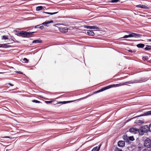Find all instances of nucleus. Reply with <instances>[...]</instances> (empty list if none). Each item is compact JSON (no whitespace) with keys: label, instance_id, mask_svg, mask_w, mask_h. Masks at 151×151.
<instances>
[{"label":"nucleus","instance_id":"nucleus-25","mask_svg":"<svg viewBox=\"0 0 151 151\" xmlns=\"http://www.w3.org/2000/svg\"><path fill=\"white\" fill-rule=\"evenodd\" d=\"M132 35H131L130 34H129L128 35H125L122 38H127L129 37H131V36H132Z\"/></svg>","mask_w":151,"mask_h":151},{"label":"nucleus","instance_id":"nucleus-12","mask_svg":"<svg viewBox=\"0 0 151 151\" xmlns=\"http://www.w3.org/2000/svg\"><path fill=\"white\" fill-rule=\"evenodd\" d=\"M145 46V45L143 44L140 43L137 44V47L139 48H143Z\"/></svg>","mask_w":151,"mask_h":151},{"label":"nucleus","instance_id":"nucleus-11","mask_svg":"<svg viewBox=\"0 0 151 151\" xmlns=\"http://www.w3.org/2000/svg\"><path fill=\"white\" fill-rule=\"evenodd\" d=\"M42 41L41 40H33L32 41V43H42Z\"/></svg>","mask_w":151,"mask_h":151},{"label":"nucleus","instance_id":"nucleus-16","mask_svg":"<svg viewBox=\"0 0 151 151\" xmlns=\"http://www.w3.org/2000/svg\"><path fill=\"white\" fill-rule=\"evenodd\" d=\"M73 101H63L58 103H62L63 104H65L71 102Z\"/></svg>","mask_w":151,"mask_h":151},{"label":"nucleus","instance_id":"nucleus-1","mask_svg":"<svg viewBox=\"0 0 151 151\" xmlns=\"http://www.w3.org/2000/svg\"><path fill=\"white\" fill-rule=\"evenodd\" d=\"M130 83H131L130 81H129L124 82V83H120L118 84L111 85H109L105 87H104L98 91L94 92V93H97L103 91L105 90L111 88L118 87L122 86H123L124 85H127V84H129Z\"/></svg>","mask_w":151,"mask_h":151},{"label":"nucleus","instance_id":"nucleus-30","mask_svg":"<svg viewBox=\"0 0 151 151\" xmlns=\"http://www.w3.org/2000/svg\"><path fill=\"white\" fill-rule=\"evenodd\" d=\"M129 139L131 141H133L134 140V139L133 137H129Z\"/></svg>","mask_w":151,"mask_h":151},{"label":"nucleus","instance_id":"nucleus-5","mask_svg":"<svg viewBox=\"0 0 151 151\" xmlns=\"http://www.w3.org/2000/svg\"><path fill=\"white\" fill-rule=\"evenodd\" d=\"M129 131L135 134L138 132V130L136 128H131L129 129Z\"/></svg>","mask_w":151,"mask_h":151},{"label":"nucleus","instance_id":"nucleus-34","mask_svg":"<svg viewBox=\"0 0 151 151\" xmlns=\"http://www.w3.org/2000/svg\"><path fill=\"white\" fill-rule=\"evenodd\" d=\"M44 26H40L39 28L40 29H42L44 28Z\"/></svg>","mask_w":151,"mask_h":151},{"label":"nucleus","instance_id":"nucleus-4","mask_svg":"<svg viewBox=\"0 0 151 151\" xmlns=\"http://www.w3.org/2000/svg\"><path fill=\"white\" fill-rule=\"evenodd\" d=\"M35 32H27L26 31H23V35L22 37H31L33 33Z\"/></svg>","mask_w":151,"mask_h":151},{"label":"nucleus","instance_id":"nucleus-40","mask_svg":"<svg viewBox=\"0 0 151 151\" xmlns=\"http://www.w3.org/2000/svg\"><path fill=\"white\" fill-rule=\"evenodd\" d=\"M147 41L151 42V39L147 40Z\"/></svg>","mask_w":151,"mask_h":151},{"label":"nucleus","instance_id":"nucleus-29","mask_svg":"<svg viewBox=\"0 0 151 151\" xmlns=\"http://www.w3.org/2000/svg\"><path fill=\"white\" fill-rule=\"evenodd\" d=\"M119 0H111L110 2L111 3H116L119 1Z\"/></svg>","mask_w":151,"mask_h":151},{"label":"nucleus","instance_id":"nucleus-23","mask_svg":"<svg viewBox=\"0 0 151 151\" xmlns=\"http://www.w3.org/2000/svg\"><path fill=\"white\" fill-rule=\"evenodd\" d=\"M91 96V95H88L85 97H82V98H80L79 99H78V100H81L82 99H85L87 98H88V97L90 96Z\"/></svg>","mask_w":151,"mask_h":151},{"label":"nucleus","instance_id":"nucleus-42","mask_svg":"<svg viewBox=\"0 0 151 151\" xmlns=\"http://www.w3.org/2000/svg\"><path fill=\"white\" fill-rule=\"evenodd\" d=\"M14 31H15V32H18V31H17V30H14Z\"/></svg>","mask_w":151,"mask_h":151},{"label":"nucleus","instance_id":"nucleus-27","mask_svg":"<svg viewBox=\"0 0 151 151\" xmlns=\"http://www.w3.org/2000/svg\"><path fill=\"white\" fill-rule=\"evenodd\" d=\"M32 102H35V103H40V101H38L37 100H32Z\"/></svg>","mask_w":151,"mask_h":151},{"label":"nucleus","instance_id":"nucleus-26","mask_svg":"<svg viewBox=\"0 0 151 151\" xmlns=\"http://www.w3.org/2000/svg\"><path fill=\"white\" fill-rule=\"evenodd\" d=\"M142 59L145 60H147L148 57L147 56H143L142 57Z\"/></svg>","mask_w":151,"mask_h":151},{"label":"nucleus","instance_id":"nucleus-2","mask_svg":"<svg viewBox=\"0 0 151 151\" xmlns=\"http://www.w3.org/2000/svg\"><path fill=\"white\" fill-rule=\"evenodd\" d=\"M148 128V126L147 125L144 126L142 127L141 129H138V132H139L140 135H143L144 133L147 132V130Z\"/></svg>","mask_w":151,"mask_h":151},{"label":"nucleus","instance_id":"nucleus-32","mask_svg":"<svg viewBox=\"0 0 151 151\" xmlns=\"http://www.w3.org/2000/svg\"><path fill=\"white\" fill-rule=\"evenodd\" d=\"M148 129H149V131L151 132V124H150L149 127H148Z\"/></svg>","mask_w":151,"mask_h":151},{"label":"nucleus","instance_id":"nucleus-22","mask_svg":"<svg viewBox=\"0 0 151 151\" xmlns=\"http://www.w3.org/2000/svg\"><path fill=\"white\" fill-rule=\"evenodd\" d=\"M2 40H8V38L7 36L3 35L2 36Z\"/></svg>","mask_w":151,"mask_h":151},{"label":"nucleus","instance_id":"nucleus-7","mask_svg":"<svg viewBox=\"0 0 151 151\" xmlns=\"http://www.w3.org/2000/svg\"><path fill=\"white\" fill-rule=\"evenodd\" d=\"M85 28H86L87 29H99L98 27H97V26H85Z\"/></svg>","mask_w":151,"mask_h":151},{"label":"nucleus","instance_id":"nucleus-15","mask_svg":"<svg viewBox=\"0 0 151 151\" xmlns=\"http://www.w3.org/2000/svg\"><path fill=\"white\" fill-rule=\"evenodd\" d=\"M144 49L146 50H151V46L147 45L146 47Z\"/></svg>","mask_w":151,"mask_h":151},{"label":"nucleus","instance_id":"nucleus-10","mask_svg":"<svg viewBox=\"0 0 151 151\" xmlns=\"http://www.w3.org/2000/svg\"><path fill=\"white\" fill-rule=\"evenodd\" d=\"M53 22V21L52 20H51L50 21H46L45 22H44L42 23V24L44 25L45 26H47V24H49Z\"/></svg>","mask_w":151,"mask_h":151},{"label":"nucleus","instance_id":"nucleus-9","mask_svg":"<svg viewBox=\"0 0 151 151\" xmlns=\"http://www.w3.org/2000/svg\"><path fill=\"white\" fill-rule=\"evenodd\" d=\"M87 34L90 36H93L95 34L92 30H88L87 31Z\"/></svg>","mask_w":151,"mask_h":151},{"label":"nucleus","instance_id":"nucleus-36","mask_svg":"<svg viewBox=\"0 0 151 151\" xmlns=\"http://www.w3.org/2000/svg\"><path fill=\"white\" fill-rule=\"evenodd\" d=\"M142 151H150L148 149H145L143 150Z\"/></svg>","mask_w":151,"mask_h":151},{"label":"nucleus","instance_id":"nucleus-41","mask_svg":"<svg viewBox=\"0 0 151 151\" xmlns=\"http://www.w3.org/2000/svg\"><path fill=\"white\" fill-rule=\"evenodd\" d=\"M4 137L5 138H9V137H8V136H7V137Z\"/></svg>","mask_w":151,"mask_h":151},{"label":"nucleus","instance_id":"nucleus-35","mask_svg":"<svg viewBox=\"0 0 151 151\" xmlns=\"http://www.w3.org/2000/svg\"><path fill=\"white\" fill-rule=\"evenodd\" d=\"M128 51L129 52H135V51H133L132 50H128Z\"/></svg>","mask_w":151,"mask_h":151},{"label":"nucleus","instance_id":"nucleus-20","mask_svg":"<svg viewBox=\"0 0 151 151\" xmlns=\"http://www.w3.org/2000/svg\"><path fill=\"white\" fill-rule=\"evenodd\" d=\"M141 8L145 9H149V7L146 5H142Z\"/></svg>","mask_w":151,"mask_h":151},{"label":"nucleus","instance_id":"nucleus-14","mask_svg":"<svg viewBox=\"0 0 151 151\" xmlns=\"http://www.w3.org/2000/svg\"><path fill=\"white\" fill-rule=\"evenodd\" d=\"M101 145L98 148L97 147L93 148L91 151H99L100 149Z\"/></svg>","mask_w":151,"mask_h":151},{"label":"nucleus","instance_id":"nucleus-39","mask_svg":"<svg viewBox=\"0 0 151 151\" xmlns=\"http://www.w3.org/2000/svg\"><path fill=\"white\" fill-rule=\"evenodd\" d=\"M8 84L11 86H14V85H13L10 83H9Z\"/></svg>","mask_w":151,"mask_h":151},{"label":"nucleus","instance_id":"nucleus-31","mask_svg":"<svg viewBox=\"0 0 151 151\" xmlns=\"http://www.w3.org/2000/svg\"><path fill=\"white\" fill-rule=\"evenodd\" d=\"M23 60L24 61H25L24 62L26 63H27L29 61V60L26 58H24Z\"/></svg>","mask_w":151,"mask_h":151},{"label":"nucleus","instance_id":"nucleus-24","mask_svg":"<svg viewBox=\"0 0 151 151\" xmlns=\"http://www.w3.org/2000/svg\"><path fill=\"white\" fill-rule=\"evenodd\" d=\"M114 151H122V150L117 147H116L115 148Z\"/></svg>","mask_w":151,"mask_h":151},{"label":"nucleus","instance_id":"nucleus-19","mask_svg":"<svg viewBox=\"0 0 151 151\" xmlns=\"http://www.w3.org/2000/svg\"><path fill=\"white\" fill-rule=\"evenodd\" d=\"M57 13H58V12H53V13L46 12H43V13H46V14H50V15H52V14H57Z\"/></svg>","mask_w":151,"mask_h":151},{"label":"nucleus","instance_id":"nucleus-33","mask_svg":"<svg viewBox=\"0 0 151 151\" xmlns=\"http://www.w3.org/2000/svg\"><path fill=\"white\" fill-rule=\"evenodd\" d=\"M136 6V7H139V8H141L142 5L141 4H139V5H137Z\"/></svg>","mask_w":151,"mask_h":151},{"label":"nucleus","instance_id":"nucleus-37","mask_svg":"<svg viewBox=\"0 0 151 151\" xmlns=\"http://www.w3.org/2000/svg\"><path fill=\"white\" fill-rule=\"evenodd\" d=\"M68 29H64L63 31L64 32H66L68 31Z\"/></svg>","mask_w":151,"mask_h":151},{"label":"nucleus","instance_id":"nucleus-17","mask_svg":"<svg viewBox=\"0 0 151 151\" xmlns=\"http://www.w3.org/2000/svg\"><path fill=\"white\" fill-rule=\"evenodd\" d=\"M43 9V6H38L36 7V10L37 11H40Z\"/></svg>","mask_w":151,"mask_h":151},{"label":"nucleus","instance_id":"nucleus-6","mask_svg":"<svg viewBox=\"0 0 151 151\" xmlns=\"http://www.w3.org/2000/svg\"><path fill=\"white\" fill-rule=\"evenodd\" d=\"M125 145V142L123 141H119L118 142V145L119 147H123Z\"/></svg>","mask_w":151,"mask_h":151},{"label":"nucleus","instance_id":"nucleus-3","mask_svg":"<svg viewBox=\"0 0 151 151\" xmlns=\"http://www.w3.org/2000/svg\"><path fill=\"white\" fill-rule=\"evenodd\" d=\"M144 145L147 148L151 147V139L149 138H146L144 141Z\"/></svg>","mask_w":151,"mask_h":151},{"label":"nucleus","instance_id":"nucleus-21","mask_svg":"<svg viewBox=\"0 0 151 151\" xmlns=\"http://www.w3.org/2000/svg\"><path fill=\"white\" fill-rule=\"evenodd\" d=\"M144 115L145 116L151 115V110L145 113H144Z\"/></svg>","mask_w":151,"mask_h":151},{"label":"nucleus","instance_id":"nucleus-38","mask_svg":"<svg viewBox=\"0 0 151 151\" xmlns=\"http://www.w3.org/2000/svg\"><path fill=\"white\" fill-rule=\"evenodd\" d=\"M39 26H40V25H37L35 27V28H38L39 27Z\"/></svg>","mask_w":151,"mask_h":151},{"label":"nucleus","instance_id":"nucleus-13","mask_svg":"<svg viewBox=\"0 0 151 151\" xmlns=\"http://www.w3.org/2000/svg\"><path fill=\"white\" fill-rule=\"evenodd\" d=\"M6 44H0V47L7 48L9 47V46L7 45Z\"/></svg>","mask_w":151,"mask_h":151},{"label":"nucleus","instance_id":"nucleus-8","mask_svg":"<svg viewBox=\"0 0 151 151\" xmlns=\"http://www.w3.org/2000/svg\"><path fill=\"white\" fill-rule=\"evenodd\" d=\"M131 35H132V36H131V37H140L141 36V34H137L134 33H132V34H130Z\"/></svg>","mask_w":151,"mask_h":151},{"label":"nucleus","instance_id":"nucleus-28","mask_svg":"<svg viewBox=\"0 0 151 151\" xmlns=\"http://www.w3.org/2000/svg\"><path fill=\"white\" fill-rule=\"evenodd\" d=\"M45 102L47 104H51L53 102L52 101H45Z\"/></svg>","mask_w":151,"mask_h":151},{"label":"nucleus","instance_id":"nucleus-18","mask_svg":"<svg viewBox=\"0 0 151 151\" xmlns=\"http://www.w3.org/2000/svg\"><path fill=\"white\" fill-rule=\"evenodd\" d=\"M23 31H20L19 32V33L18 34H15L17 35L18 36H22H22L23 35Z\"/></svg>","mask_w":151,"mask_h":151}]
</instances>
